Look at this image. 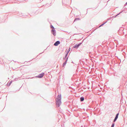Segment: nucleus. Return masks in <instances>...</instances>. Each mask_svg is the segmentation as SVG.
<instances>
[{
	"mask_svg": "<svg viewBox=\"0 0 127 127\" xmlns=\"http://www.w3.org/2000/svg\"><path fill=\"white\" fill-rule=\"evenodd\" d=\"M61 103V100H56V104L57 107H59Z\"/></svg>",
	"mask_w": 127,
	"mask_h": 127,
	"instance_id": "1",
	"label": "nucleus"
},
{
	"mask_svg": "<svg viewBox=\"0 0 127 127\" xmlns=\"http://www.w3.org/2000/svg\"><path fill=\"white\" fill-rule=\"evenodd\" d=\"M82 43V42H81L78 44H76L74 45L73 47V48H74L77 49L80 46V45Z\"/></svg>",
	"mask_w": 127,
	"mask_h": 127,
	"instance_id": "2",
	"label": "nucleus"
},
{
	"mask_svg": "<svg viewBox=\"0 0 127 127\" xmlns=\"http://www.w3.org/2000/svg\"><path fill=\"white\" fill-rule=\"evenodd\" d=\"M44 74V72H42L40 74L37 76H36V77H38L39 78H41L42 77Z\"/></svg>",
	"mask_w": 127,
	"mask_h": 127,
	"instance_id": "3",
	"label": "nucleus"
},
{
	"mask_svg": "<svg viewBox=\"0 0 127 127\" xmlns=\"http://www.w3.org/2000/svg\"><path fill=\"white\" fill-rule=\"evenodd\" d=\"M52 33L54 35L56 36V31L55 29H53L51 30Z\"/></svg>",
	"mask_w": 127,
	"mask_h": 127,
	"instance_id": "4",
	"label": "nucleus"
},
{
	"mask_svg": "<svg viewBox=\"0 0 127 127\" xmlns=\"http://www.w3.org/2000/svg\"><path fill=\"white\" fill-rule=\"evenodd\" d=\"M56 100H61V94L57 96Z\"/></svg>",
	"mask_w": 127,
	"mask_h": 127,
	"instance_id": "5",
	"label": "nucleus"
},
{
	"mask_svg": "<svg viewBox=\"0 0 127 127\" xmlns=\"http://www.w3.org/2000/svg\"><path fill=\"white\" fill-rule=\"evenodd\" d=\"M60 43V41H58L55 42L54 44V45L56 46H57Z\"/></svg>",
	"mask_w": 127,
	"mask_h": 127,
	"instance_id": "6",
	"label": "nucleus"
},
{
	"mask_svg": "<svg viewBox=\"0 0 127 127\" xmlns=\"http://www.w3.org/2000/svg\"><path fill=\"white\" fill-rule=\"evenodd\" d=\"M68 54H65V57H64L63 58V59L65 60V61H66L67 60H68V57H67Z\"/></svg>",
	"mask_w": 127,
	"mask_h": 127,
	"instance_id": "7",
	"label": "nucleus"
},
{
	"mask_svg": "<svg viewBox=\"0 0 127 127\" xmlns=\"http://www.w3.org/2000/svg\"><path fill=\"white\" fill-rule=\"evenodd\" d=\"M124 29V28L123 27H121L120 28V29L118 31L119 32H120L121 31H123Z\"/></svg>",
	"mask_w": 127,
	"mask_h": 127,
	"instance_id": "8",
	"label": "nucleus"
},
{
	"mask_svg": "<svg viewBox=\"0 0 127 127\" xmlns=\"http://www.w3.org/2000/svg\"><path fill=\"white\" fill-rule=\"evenodd\" d=\"M80 101L82 102L84 100V97L83 96H81V97H80Z\"/></svg>",
	"mask_w": 127,
	"mask_h": 127,
	"instance_id": "9",
	"label": "nucleus"
},
{
	"mask_svg": "<svg viewBox=\"0 0 127 127\" xmlns=\"http://www.w3.org/2000/svg\"><path fill=\"white\" fill-rule=\"evenodd\" d=\"M12 81H10L9 82H8V83L7 84V86H9L11 85V84L12 83Z\"/></svg>",
	"mask_w": 127,
	"mask_h": 127,
	"instance_id": "10",
	"label": "nucleus"
},
{
	"mask_svg": "<svg viewBox=\"0 0 127 127\" xmlns=\"http://www.w3.org/2000/svg\"><path fill=\"white\" fill-rule=\"evenodd\" d=\"M67 60L66 61H65V62L64 63H63V65H62L63 67H64L65 65L66 64V63H67Z\"/></svg>",
	"mask_w": 127,
	"mask_h": 127,
	"instance_id": "11",
	"label": "nucleus"
},
{
	"mask_svg": "<svg viewBox=\"0 0 127 127\" xmlns=\"http://www.w3.org/2000/svg\"><path fill=\"white\" fill-rule=\"evenodd\" d=\"M122 11H120L119 13H118L116 15H115V16H113V17L114 18H115L117 16H118V15H120L121 13H122Z\"/></svg>",
	"mask_w": 127,
	"mask_h": 127,
	"instance_id": "12",
	"label": "nucleus"
},
{
	"mask_svg": "<svg viewBox=\"0 0 127 127\" xmlns=\"http://www.w3.org/2000/svg\"><path fill=\"white\" fill-rule=\"evenodd\" d=\"M70 48H69L67 50V51H66L65 52V54H68L69 52L70 51Z\"/></svg>",
	"mask_w": 127,
	"mask_h": 127,
	"instance_id": "13",
	"label": "nucleus"
},
{
	"mask_svg": "<svg viewBox=\"0 0 127 127\" xmlns=\"http://www.w3.org/2000/svg\"><path fill=\"white\" fill-rule=\"evenodd\" d=\"M107 22V21H106V22H105L104 23H103V24H101V25H100L99 26V27H101V26H103L104 24H105Z\"/></svg>",
	"mask_w": 127,
	"mask_h": 127,
	"instance_id": "14",
	"label": "nucleus"
},
{
	"mask_svg": "<svg viewBox=\"0 0 127 127\" xmlns=\"http://www.w3.org/2000/svg\"><path fill=\"white\" fill-rule=\"evenodd\" d=\"M80 20V19L79 18H75L74 19V22L76 20Z\"/></svg>",
	"mask_w": 127,
	"mask_h": 127,
	"instance_id": "15",
	"label": "nucleus"
},
{
	"mask_svg": "<svg viewBox=\"0 0 127 127\" xmlns=\"http://www.w3.org/2000/svg\"><path fill=\"white\" fill-rule=\"evenodd\" d=\"M1 0L2 1L4 2H6L7 3H8V2L7 0Z\"/></svg>",
	"mask_w": 127,
	"mask_h": 127,
	"instance_id": "16",
	"label": "nucleus"
},
{
	"mask_svg": "<svg viewBox=\"0 0 127 127\" xmlns=\"http://www.w3.org/2000/svg\"><path fill=\"white\" fill-rule=\"evenodd\" d=\"M115 123L114 122H113L112 123V124L111 125V127H114L115 125Z\"/></svg>",
	"mask_w": 127,
	"mask_h": 127,
	"instance_id": "17",
	"label": "nucleus"
},
{
	"mask_svg": "<svg viewBox=\"0 0 127 127\" xmlns=\"http://www.w3.org/2000/svg\"><path fill=\"white\" fill-rule=\"evenodd\" d=\"M50 28H51L52 29H55L54 27L51 25H50Z\"/></svg>",
	"mask_w": 127,
	"mask_h": 127,
	"instance_id": "18",
	"label": "nucleus"
},
{
	"mask_svg": "<svg viewBox=\"0 0 127 127\" xmlns=\"http://www.w3.org/2000/svg\"><path fill=\"white\" fill-rule=\"evenodd\" d=\"M117 120V119L115 118L114 119V120L113 121V122L114 123Z\"/></svg>",
	"mask_w": 127,
	"mask_h": 127,
	"instance_id": "19",
	"label": "nucleus"
},
{
	"mask_svg": "<svg viewBox=\"0 0 127 127\" xmlns=\"http://www.w3.org/2000/svg\"><path fill=\"white\" fill-rule=\"evenodd\" d=\"M118 116H117L116 115L115 117V118L117 119L118 118Z\"/></svg>",
	"mask_w": 127,
	"mask_h": 127,
	"instance_id": "20",
	"label": "nucleus"
},
{
	"mask_svg": "<svg viewBox=\"0 0 127 127\" xmlns=\"http://www.w3.org/2000/svg\"><path fill=\"white\" fill-rule=\"evenodd\" d=\"M118 116H117L116 115L115 117V118L117 119L118 118Z\"/></svg>",
	"mask_w": 127,
	"mask_h": 127,
	"instance_id": "21",
	"label": "nucleus"
},
{
	"mask_svg": "<svg viewBox=\"0 0 127 127\" xmlns=\"http://www.w3.org/2000/svg\"><path fill=\"white\" fill-rule=\"evenodd\" d=\"M127 5V2L124 5V6H126Z\"/></svg>",
	"mask_w": 127,
	"mask_h": 127,
	"instance_id": "22",
	"label": "nucleus"
},
{
	"mask_svg": "<svg viewBox=\"0 0 127 127\" xmlns=\"http://www.w3.org/2000/svg\"><path fill=\"white\" fill-rule=\"evenodd\" d=\"M119 113L118 112V113H117V114H116V116H118L119 115Z\"/></svg>",
	"mask_w": 127,
	"mask_h": 127,
	"instance_id": "23",
	"label": "nucleus"
},
{
	"mask_svg": "<svg viewBox=\"0 0 127 127\" xmlns=\"http://www.w3.org/2000/svg\"><path fill=\"white\" fill-rule=\"evenodd\" d=\"M71 63H73V64H74V63L73 62V61H72V62Z\"/></svg>",
	"mask_w": 127,
	"mask_h": 127,
	"instance_id": "24",
	"label": "nucleus"
},
{
	"mask_svg": "<svg viewBox=\"0 0 127 127\" xmlns=\"http://www.w3.org/2000/svg\"><path fill=\"white\" fill-rule=\"evenodd\" d=\"M42 53H40V54H42Z\"/></svg>",
	"mask_w": 127,
	"mask_h": 127,
	"instance_id": "25",
	"label": "nucleus"
},
{
	"mask_svg": "<svg viewBox=\"0 0 127 127\" xmlns=\"http://www.w3.org/2000/svg\"><path fill=\"white\" fill-rule=\"evenodd\" d=\"M68 33H70V32H69V33L68 32Z\"/></svg>",
	"mask_w": 127,
	"mask_h": 127,
	"instance_id": "26",
	"label": "nucleus"
},
{
	"mask_svg": "<svg viewBox=\"0 0 127 127\" xmlns=\"http://www.w3.org/2000/svg\"><path fill=\"white\" fill-rule=\"evenodd\" d=\"M38 55L37 56V57H38Z\"/></svg>",
	"mask_w": 127,
	"mask_h": 127,
	"instance_id": "27",
	"label": "nucleus"
}]
</instances>
